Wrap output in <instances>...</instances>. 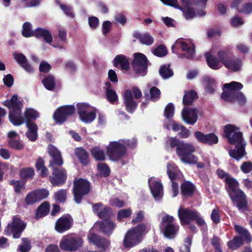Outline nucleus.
Here are the masks:
<instances>
[{
    "label": "nucleus",
    "mask_w": 252,
    "mask_h": 252,
    "mask_svg": "<svg viewBox=\"0 0 252 252\" xmlns=\"http://www.w3.org/2000/svg\"><path fill=\"white\" fill-rule=\"evenodd\" d=\"M208 66L213 69H219L223 65L231 72L241 70L243 61L240 58L235 57L227 49L220 51L218 52V59L214 55L208 53L205 54Z\"/></svg>",
    "instance_id": "obj_1"
},
{
    "label": "nucleus",
    "mask_w": 252,
    "mask_h": 252,
    "mask_svg": "<svg viewBox=\"0 0 252 252\" xmlns=\"http://www.w3.org/2000/svg\"><path fill=\"white\" fill-rule=\"evenodd\" d=\"M223 130L228 143L235 145V148L229 151V156L237 160L240 159L245 155V147L246 145L242 137V133L239 127L231 124L225 125Z\"/></svg>",
    "instance_id": "obj_2"
},
{
    "label": "nucleus",
    "mask_w": 252,
    "mask_h": 252,
    "mask_svg": "<svg viewBox=\"0 0 252 252\" xmlns=\"http://www.w3.org/2000/svg\"><path fill=\"white\" fill-rule=\"evenodd\" d=\"M164 4L182 10L186 19H191L195 16H203L206 13L203 11L195 12L194 7L204 8L208 0H160Z\"/></svg>",
    "instance_id": "obj_3"
},
{
    "label": "nucleus",
    "mask_w": 252,
    "mask_h": 252,
    "mask_svg": "<svg viewBox=\"0 0 252 252\" xmlns=\"http://www.w3.org/2000/svg\"><path fill=\"white\" fill-rule=\"evenodd\" d=\"M150 227L144 223H140L131 228L125 235L123 245L125 248L129 249L137 245L142 240V236L147 233Z\"/></svg>",
    "instance_id": "obj_4"
},
{
    "label": "nucleus",
    "mask_w": 252,
    "mask_h": 252,
    "mask_svg": "<svg viewBox=\"0 0 252 252\" xmlns=\"http://www.w3.org/2000/svg\"><path fill=\"white\" fill-rule=\"evenodd\" d=\"M243 87L241 83L235 81L224 84V90L221 94L222 98L226 101L236 100L240 105L245 104L246 97L242 92H239Z\"/></svg>",
    "instance_id": "obj_5"
},
{
    "label": "nucleus",
    "mask_w": 252,
    "mask_h": 252,
    "mask_svg": "<svg viewBox=\"0 0 252 252\" xmlns=\"http://www.w3.org/2000/svg\"><path fill=\"white\" fill-rule=\"evenodd\" d=\"M3 104L10 109L9 118L11 123L15 126H19L24 123L21 109L22 103L18 99V95H13L10 100H6Z\"/></svg>",
    "instance_id": "obj_6"
},
{
    "label": "nucleus",
    "mask_w": 252,
    "mask_h": 252,
    "mask_svg": "<svg viewBox=\"0 0 252 252\" xmlns=\"http://www.w3.org/2000/svg\"><path fill=\"white\" fill-rule=\"evenodd\" d=\"M195 151L194 145L183 141L179 147L176 149V153L182 162L189 164H195L198 160L197 157L193 154Z\"/></svg>",
    "instance_id": "obj_7"
},
{
    "label": "nucleus",
    "mask_w": 252,
    "mask_h": 252,
    "mask_svg": "<svg viewBox=\"0 0 252 252\" xmlns=\"http://www.w3.org/2000/svg\"><path fill=\"white\" fill-rule=\"evenodd\" d=\"M106 153L109 159L114 161L120 160L122 165L126 162L122 159L126 153V148L123 144L122 139L118 141H112L107 146Z\"/></svg>",
    "instance_id": "obj_8"
},
{
    "label": "nucleus",
    "mask_w": 252,
    "mask_h": 252,
    "mask_svg": "<svg viewBox=\"0 0 252 252\" xmlns=\"http://www.w3.org/2000/svg\"><path fill=\"white\" fill-rule=\"evenodd\" d=\"M83 244L82 239L78 235L71 234L63 236L61 239L60 247L63 251L75 252Z\"/></svg>",
    "instance_id": "obj_9"
},
{
    "label": "nucleus",
    "mask_w": 252,
    "mask_h": 252,
    "mask_svg": "<svg viewBox=\"0 0 252 252\" xmlns=\"http://www.w3.org/2000/svg\"><path fill=\"white\" fill-rule=\"evenodd\" d=\"M160 227L164 236L169 239L173 238L179 229L178 225L174 222V217L167 214L162 217Z\"/></svg>",
    "instance_id": "obj_10"
},
{
    "label": "nucleus",
    "mask_w": 252,
    "mask_h": 252,
    "mask_svg": "<svg viewBox=\"0 0 252 252\" xmlns=\"http://www.w3.org/2000/svg\"><path fill=\"white\" fill-rule=\"evenodd\" d=\"M73 184L74 199L77 203H80L82 197L90 191V183L86 180L80 178L75 180Z\"/></svg>",
    "instance_id": "obj_11"
},
{
    "label": "nucleus",
    "mask_w": 252,
    "mask_h": 252,
    "mask_svg": "<svg viewBox=\"0 0 252 252\" xmlns=\"http://www.w3.org/2000/svg\"><path fill=\"white\" fill-rule=\"evenodd\" d=\"M167 173L172 182L173 197H176L178 194V184L176 180L181 179L182 174L177 166L173 162H169L167 165Z\"/></svg>",
    "instance_id": "obj_12"
},
{
    "label": "nucleus",
    "mask_w": 252,
    "mask_h": 252,
    "mask_svg": "<svg viewBox=\"0 0 252 252\" xmlns=\"http://www.w3.org/2000/svg\"><path fill=\"white\" fill-rule=\"evenodd\" d=\"M50 166L53 169L52 175L50 177V181L55 186L63 185L67 178L66 170L61 166L51 163Z\"/></svg>",
    "instance_id": "obj_13"
},
{
    "label": "nucleus",
    "mask_w": 252,
    "mask_h": 252,
    "mask_svg": "<svg viewBox=\"0 0 252 252\" xmlns=\"http://www.w3.org/2000/svg\"><path fill=\"white\" fill-rule=\"evenodd\" d=\"M179 47H180L182 50L185 52L182 55L183 58L192 59L194 56V46L190 41L178 39L174 45L172 46V52L174 53H176L175 49Z\"/></svg>",
    "instance_id": "obj_14"
},
{
    "label": "nucleus",
    "mask_w": 252,
    "mask_h": 252,
    "mask_svg": "<svg viewBox=\"0 0 252 252\" xmlns=\"http://www.w3.org/2000/svg\"><path fill=\"white\" fill-rule=\"evenodd\" d=\"M26 226V224L23 221L18 217L14 216L12 223L7 225L5 231L7 235L12 234L14 238H19Z\"/></svg>",
    "instance_id": "obj_15"
},
{
    "label": "nucleus",
    "mask_w": 252,
    "mask_h": 252,
    "mask_svg": "<svg viewBox=\"0 0 252 252\" xmlns=\"http://www.w3.org/2000/svg\"><path fill=\"white\" fill-rule=\"evenodd\" d=\"M134 59L132 66L135 73L140 76H144L147 73L148 60L142 53H137L134 55Z\"/></svg>",
    "instance_id": "obj_16"
},
{
    "label": "nucleus",
    "mask_w": 252,
    "mask_h": 252,
    "mask_svg": "<svg viewBox=\"0 0 252 252\" xmlns=\"http://www.w3.org/2000/svg\"><path fill=\"white\" fill-rule=\"evenodd\" d=\"M228 194L233 204L236 205L240 211H243L247 209V199L243 191L239 189Z\"/></svg>",
    "instance_id": "obj_17"
},
{
    "label": "nucleus",
    "mask_w": 252,
    "mask_h": 252,
    "mask_svg": "<svg viewBox=\"0 0 252 252\" xmlns=\"http://www.w3.org/2000/svg\"><path fill=\"white\" fill-rule=\"evenodd\" d=\"M75 111L73 105H67L59 107L54 113L53 118L57 123L62 124L72 115Z\"/></svg>",
    "instance_id": "obj_18"
},
{
    "label": "nucleus",
    "mask_w": 252,
    "mask_h": 252,
    "mask_svg": "<svg viewBox=\"0 0 252 252\" xmlns=\"http://www.w3.org/2000/svg\"><path fill=\"white\" fill-rule=\"evenodd\" d=\"M148 182L153 196L156 200H159L163 196V187L160 181L155 177H151Z\"/></svg>",
    "instance_id": "obj_19"
},
{
    "label": "nucleus",
    "mask_w": 252,
    "mask_h": 252,
    "mask_svg": "<svg viewBox=\"0 0 252 252\" xmlns=\"http://www.w3.org/2000/svg\"><path fill=\"white\" fill-rule=\"evenodd\" d=\"M178 215L181 224L186 225L194 220V217L197 216V212L181 207L178 210Z\"/></svg>",
    "instance_id": "obj_20"
},
{
    "label": "nucleus",
    "mask_w": 252,
    "mask_h": 252,
    "mask_svg": "<svg viewBox=\"0 0 252 252\" xmlns=\"http://www.w3.org/2000/svg\"><path fill=\"white\" fill-rule=\"evenodd\" d=\"M72 222V219L70 215L63 216L56 221L55 229L58 232L63 233L70 229Z\"/></svg>",
    "instance_id": "obj_21"
},
{
    "label": "nucleus",
    "mask_w": 252,
    "mask_h": 252,
    "mask_svg": "<svg viewBox=\"0 0 252 252\" xmlns=\"http://www.w3.org/2000/svg\"><path fill=\"white\" fill-rule=\"evenodd\" d=\"M194 134L197 141L203 144L213 145L218 143L219 141L218 137L214 133L204 134L200 131H195Z\"/></svg>",
    "instance_id": "obj_22"
},
{
    "label": "nucleus",
    "mask_w": 252,
    "mask_h": 252,
    "mask_svg": "<svg viewBox=\"0 0 252 252\" xmlns=\"http://www.w3.org/2000/svg\"><path fill=\"white\" fill-rule=\"evenodd\" d=\"M198 110L196 108L188 109L185 107L182 112L183 121L188 124L193 125L198 119Z\"/></svg>",
    "instance_id": "obj_23"
},
{
    "label": "nucleus",
    "mask_w": 252,
    "mask_h": 252,
    "mask_svg": "<svg viewBox=\"0 0 252 252\" xmlns=\"http://www.w3.org/2000/svg\"><path fill=\"white\" fill-rule=\"evenodd\" d=\"M88 238L90 242L95 245L97 248L102 249L101 252H105L106 249L109 246L110 242L102 238H100L97 235L92 233L89 236Z\"/></svg>",
    "instance_id": "obj_24"
},
{
    "label": "nucleus",
    "mask_w": 252,
    "mask_h": 252,
    "mask_svg": "<svg viewBox=\"0 0 252 252\" xmlns=\"http://www.w3.org/2000/svg\"><path fill=\"white\" fill-rule=\"evenodd\" d=\"M13 57L15 60L26 71L32 73L33 71V68L28 63L27 58L22 53H13Z\"/></svg>",
    "instance_id": "obj_25"
},
{
    "label": "nucleus",
    "mask_w": 252,
    "mask_h": 252,
    "mask_svg": "<svg viewBox=\"0 0 252 252\" xmlns=\"http://www.w3.org/2000/svg\"><path fill=\"white\" fill-rule=\"evenodd\" d=\"M48 151L49 155L53 158V160L50 161V164L53 163L61 166L63 164V160L59 151L52 145H49Z\"/></svg>",
    "instance_id": "obj_26"
},
{
    "label": "nucleus",
    "mask_w": 252,
    "mask_h": 252,
    "mask_svg": "<svg viewBox=\"0 0 252 252\" xmlns=\"http://www.w3.org/2000/svg\"><path fill=\"white\" fill-rule=\"evenodd\" d=\"M124 104L126 110L130 113H132L136 108V103L133 100L132 93L130 90H126L125 92Z\"/></svg>",
    "instance_id": "obj_27"
},
{
    "label": "nucleus",
    "mask_w": 252,
    "mask_h": 252,
    "mask_svg": "<svg viewBox=\"0 0 252 252\" xmlns=\"http://www.w3.org/2000/svg\"><path fill=\"white\" fill-rule=\"evenodd\" d=\"M93 208L94 212L101 219L107 218L111 214L110 208L107 206L103 207L102 204L100 203L94 205Z\"/></svg>",
    "instance_id": "obj_28"
},
{
    "label": "nucleus",
    "mask_w": 252,
    "mask_h": 252,
    "mask_svg": "<svg viewBox=\"0 0 252 252\" xmlns=\"http://www.w3.org/2000/svg\"><path fill=\"white\" fill-rule=\"evenodd\" d=\"M34 36L37 38H43L47 43L50 44L52 42L53 38L51 32L44 28H37L34 30Z\"/></svg>",
    "instance_id": "obj_29"
},
{
    "label": "nucleus",
    "mask_w": 252,
    "mask_h": 252,
    "mask_svg": "<svg viewBox=\"0 0 252 252\" xmlns=\"http://www.w3.org/2000/svg\"><path fill=\"white\" fill-rule=\"evenodd\" d=\"M114 65L117 67H120L122 69L127 70L129 67V62L123 55H117L114 60Z\"/></svg>",
    "instance_id": "obj_30"
},
{
    "label": "nucleus",
    "mask_w": 252,
    "mask_h": 252,
    "mask_svg": "<svg viewBox=\"0 0 252 252\" xmlns=\"http://www.w3.org/2000/svg\"><path fill=\"white\" fill-rule=\"evenodd\" d=\"M75 154L82 164L87 165L89 163V154L85 149L77 148L75 150Z\"/></svg>",
    "instance_id": "obj_31"
},
{
    "label": "nucleus",
    "mask_w": 252,
    "mask_h": 252,
    "mask_svg": "<svg viewBox=\"0 0 252 252\" xmlns=\"http://www.w3.org/2000/svg\"><path fill=\"white\" fill-rule=\"evenodd\" d=\"M115 227V223L109 220H105L100 223V229L106 235L111 234Z\"/></svg>",
    "instance_id": "obj_32"
},
{
    "label": "nucleus",
    "mask_w": 252,
    "mask_h": 252,
    "mask_svg": "<svg viewBox=\"0 0 252 252\" xmlns=\"http://www.w3.org/2000/svg\"><path fill=\"white\" fill-rule=\"evenodd\" d=\"M111 84L109 82H106L104 87L106 90V95L108 100L113 103L118 100V96L116 92L111 89Z\"/></svg>",
    "instance_id": "obj_33"
},
{
    "label": "nucleus",
    "mask_w": 252,
    "mask_h": 252,
    "mask_svg": "<svg viewBox=\"0 0 252 252\" xmlns=\"http://www.w3.org/2000/svg\"><path fill=\"white\" fill-rule=\"evenodd\" d=\"M27 126L29 129L28 131L26 133L27 137L32 141H35L37 137V126L35 124L32 122H28L27 123Z\"/></svg>",
    "instance_id": "obj_34"
},
{
    "label": "nucleus",
    "mask_w": 252,
    "mask_h": 252,
    "mask_svg": "<svg viewBox=\"0 0 252 252\" xmlns=\"http://www.w3.org/2000/svg\"><path fill=\"white\" fill-rule=\"evenodd\" d=\"M225 182L227 185L226 189L228 194L239 189V183L238 181L232 176H227L226 178Z\"/></svg>",
    "instance_id": "obj_35"
},
{
    "label": "nucleus",
    "mask_w": 252,
    "mask_h": 252,
    "mask_svg": "<svg viewBox=\"0 0 252 252\" xmlns=\"http://www.w3.org/2000/svg\"><path fill=\"white\" fill-rule=\"evenodd\" d=\"M133 36L138 39L141 43L147 45H150L154 42V38L147 33L142 34L138 32H135L134 33Z\"/></svg>",
    "instance_id": "obj_36"
},
{
    "label": "nucleus",
    "mask_w": 252,
    "mask_h": 252,
    "mask_svg": "<svg viewBox=\"0 0 252 252\" xmlns=\"http://www.w3.org/2000/svg\"><path fill=\"white\" fill-rule=\"evenodd\" d=\"M194 187L190 182H185L181 185L182 194L184 196H191L194 191Z\"/></svg>",
    "instance_id": "obj_37"
},
{
    "label": "nucleus",
    "mask_w": 252,
    "mask_h": 252,
    "mask_svg": "<svg viewBox=\"0 0 252 252\" xmlns=\"http://www.w3.org/2000/svg\"><path fill=\"white\" fill-rule=\"evenodd\" d=\"M49 211V204L48 202H45L41 204L38 208L35 218L39 219L46 216Z\"/></svg>",
    "instance_id": "obj_38"
},
{
    "label": "nucleus",
    "mask_w": 252,
    "mask_h": 252,
    "mask_svg": "<svg viewBox=\"0 0 252 252\" xmlns=\"http://www.w3.org/2000/svg\"><path fill=\"white\" fill-rule=\"evenodd\" d=\"M93 157L96 160L101 161L105 158L104 151L98 147L93 148L91 150Z\"/></svg>",
    "instance_id": "obj_39"
},
{
    "label": "nucleus",
    "mask_w": 252,
    "mask_h": 252,
    "mask_svg": "<svg viewBox=\"0 0 252 252\" xmlns=\"http://www.w3.org/2000/svg\"><path fill=\"white\" fill-rule=\"evenodd\" d=\"M38 112L32 108H27L25 113L24 117L26 120V124L28 122H31V120H34L39 117Z\"/></svg>",
    "instance_id": "obj_40"
},
{
    "label": "nucleus",
    "mask_w": 252,
    "mask_h": 252,
    "mask_svg": "<svg viewBox=\"0 0 252 252\" xmlns=\"http://www.w3.org/2000/svg\"><path fill=\"white\" fill-rule=\"evenodd\" d=\"M96 117L95 111L94 108L86 112L83 115L80 117V120L85 123L92 122Z\"/></svg>",
    "instance_id": "obj_41"
},
{
    "label": "nucleus",
    "mask_w": 252,
    "mask_h": 252,
    "mask_svg": "<svg viewBox=\"0 0 252 252\" xmlns=\"http://www.w3.org/2000/svg\"><path fill=\"white\" fill-rule=\"evenodd\" d=\"M160 75L162 78L168 79L173 75V70L170 68V65H164L161 66L159 70Z\"/></svg>",
    "instance_id": "obj_42"
},
{
    "label": "nucleus",
    "mask_w": 252,
    "mask_h": 252,
    "mask_svg": "<svg viewBox=\"0 0 252 252\" xmlns=\"http://www.w3.org/2000/svg\"><path fill=\"white\" fill-rule=\"evenodd\" d=\"M197 94L194 91H190L189 93H186L184 95L183 102L184 105H189L191 104L193 100L196 98Z\"/></svg>",
    "instance_id": "obj_43"
},
{
    "label": "nucleus",
    "mask_w": 252,
    "mask_h": 252,
    "mask_svg": "<svg viewBox=\"0 0 252 252\" xmlns=\"http://www.w3.org/2000/svg\"><path fill=\"white\" fill-rule=\"evenodd\" d=\"M42 83L46 89L48 90H53L55 86V79L53 76L49 75L45 77L42 80Z\"/></svg>",
    "instance_id": "obj_44"
},
{
    "label": "nucleus",
    "mask_w": 252,
    "mask_h": 252,
    "mask_svg": "<svg viewBox=\"0 0 252 252\" xmlns=\"http://www.w3.org/2000/svg\"><path fill=\"white\" fill-rule=\"evenodd\" d=\"M20 175L24 180L32 179L34 175V171L31 167L23 168L20 171Z\"/></svg>",
    "instance_id": "obj_45"
},
{
    "label": "nucleus",
    "mask_w": 252,
    "mask_h": 252,
    "mask_svg": "<svg viewBox=\"0 0 252 252\" xmlns=\"http://www.w3.org/2000/svg\"><path fill=\"white\" fill-rule=\"evenodd\" d=\"M234 228L235 231L241 235L246 240L249 242L251 241V235L246 229L238 225H235Z\"/></svg>",
    "instance_id": "obj_46"
},
{
    "label": "nucleus",
    "mask_w": 252,
    "mask_h": 252,
    "mask_svg": "<svg viewBox=\"0 0 252 252\" xmlns=\"http://www.w3.org/2000/svg\"><path fill=\"white\" fill-rule=\"evenodd\" d=\"M22 35L26 37L34 36V31L32 30V26L29 22H25L23 25Z\"/></svg>",
    "instance_id": "obj_47"
},
{
    "label": "nucleus",
    "mask_w": 252,
    "mask_h": 252,
    "mask_svg": "<svg viewBox=\"0 0 252 252\" xmlns=\"http://www.w3.org/2000/svg\"><path fill=\"white\" fill-rule=\"evenodd\" d=\"M164 126L167 129H170V127H171L172 130L174 131H179L183 127V126L182 125L177 123L171 120H168L167 122H165Z\"/></svg>",
    "instance_id": "obj_48"
},
{
    "label": "nucleus",
    "mask_w": 252,
    "mask_h": 252,
    "mask_svg": "<svg viewBox=\"0 0 252 252\" xmlns=\"http://www.w3.org/2000/svg\"><path fill=\"white\" fill-rule=\"evenodd\" d=\"M243 244V241L241 237H236L232 240L229 241L227 243L228 247L233 250L238 249Z\"/></svg>",
    "instance_id": "obj_49"
},
{
    "label": "nucleus",
    "mask_w": 252,
    "mask_h": 252,
    "mask_svg": "<svg viewBox=\"0 0 252 252\" xmlns=\"http://www.w3.org/2000/svg\"><path fill=\"white\" fill-rule=\"evenodd\" d=\"M77 108L79 117L83 115L86 112H87L88 111L93 108L87 103H79L77 105Z\"/></svg>",
    "instance_id": "obj_50"
},
{
    "label": "nucleus",
    "mask_w": 252,
    "mask_h": 252,
    "mask_svg": "<svg viewBox=\"0 0 252 252\" xmlns=\"http://www.w3.org/2000/svg\"><path fill=\"white\" fill-rule=\"evenodd\" d=\"M132 213V210L129 208L122 209L119 211L117 213V220L119 221H121L124 219L128 218L131 216Z\"/></svg>",
    "instance_id": "obj_51"
},
{
    "label": "nucleus",
    "mask_w": 252,
    "mask_h": 252,
    "mask_svg": "<svg viewBox=\"0 0 252 252\" xmlns=\"http://www.w3.org/2000/svg\"><path fill=\"white\" fill-rule=\"evenodd\" d=\"M207 84L206 87V91L208 93L212 94L215 91L216 83L215 81L210 77L205 78Z\"/></svg>",
    "instance_id": "obj_52"
},
{
    "label": "nucleus",
    "mask_w": 252,
    "mask_h": 252,
    "mask_svg": "<svg viewBox=\"0 0 252 252\" xmlns=\"http://www.w3.org/2000/svg\"><path fill=\"white\" fill-rule=\"evenodd\" d=\"M191 237L190 236L187 237L184 240V244L180 247V252H190V247L191 245Z\"/></svg>",
    "instance_id": "obj_53"
},
{
    "label": "nucleus",
    "mask_w": 252,
    "mask_h": 252,
    "mask_svg": "<svg viewBox=\"0 0 252 252\" xmlns=\"http://www.w3.org/2000/svg\"><path fill=\"white\" fill-rule=\"evenodd\" d=\"M8 145L11 148L17 150H21L24 147L23 144L19 140L16 139H9Z\"/></svg>",
    "instance_id": "obj_54"
},
{
    "label": "nucleus",
    "mask_w": 252,
    "mask_h": 252,
    "mask_svg": "<svg viewBox=\"0 0 252 252\" xmlns=\"http://www.w3.org/2000/svg\"><path fill=\"white\" fill-rule=\"evenodd\" d=\"M57 3L59 4L60 8L66 16L71 18L74 17V14L72 12V9L71 6L60 3L59 0H57Z\"/></svg>",
    "instance_id": "obj_55"
},
{
    "label": "nucleus",
    "mask_w": 252,
    "mask_h": 252,
    "mask_svg": "<svg viewBox=\"0 0 252 252\" xmlns=\"http://www.w3.org/2000/svg\"><path fill=\"white\" fill-rule=\"evenodd\" d=\"M38 201L44 199L49 195V191L46 189H39L34 190Z\"/></svg>",
    "instance_id": "obj_56"
},
{
    "label": "nucleus",
    "mask_w": 252,
    "mask_h": 252,
    "mask_svg": "<svg viewBox=\"0 0 252 252\" xmlns=\"http://www.w3.org/2000/svg\"><path fill=\"white\" fill-rule=\"evenodd\" d=\"M154 55L157 57H162L165 56L167 53V49L163 45H159L152 51Z\"/></svg>",
    "instance_id": "obj_57"
},
{
    "label": "nucleus",
    "mask_w": 252,
    "mask_h": 252,
    "mask_svg": "<svg viewBox=\"0 0 252 252\" xmlns=\"http://www.w3.org/2000/svg\"><path fill=\"white\" fill-rule=\"evenodd\" d=\"M174 114V107L172 103H169L164 109V115L167 119L172 117Z\"/></svg>",
    "instance_id": "obj_58"
},
{
    "label": "nucleus",
    "mask_w": 252,
    "mask_h": 252,
    "mask_svg": "<svg viewBox=\"0 0 252 252\" xmlns=\"http://www.w3.org/2000/svg\"><path fill=\"white\" fill-rule=\"evenodd\" d=\"M55 199L60 202L65 201L66 197V191L65 189H60L55 193Z\"/></svg>",
    "instance_id": "obj_59"
},
{
    "label": "nucleus",
    "mask_w": 252,
    "mask_h": 252,
    "mask_svg": "<svg viewBox=\"0 0 252 252\" xmlns=\"http://www.w3.org/2000/svg\"><path fill=\"white\" fill-rule=\"evenodd\" d=\"M97 169L100 174L104 176H108L110 174V169L108 166L104 163H100L97 165Z\"/></svg>",
    "instance_id": "obj_60"
},
{
    "label": "nucleus",
    "mask_w": 252,
    "mask_h": 252,
    "mask_svg": "<svg viewBox=\"0 0 252 252\" xmlns=\"http://www.w3.org/2000/svg\"><path fill=\"white\" fill-rule=\"evenodd\" d=\"M22 244L20 245L18 249L21 252H27L31 249V243L30 241L27 238L22 239Z\"/></svg>",
    "instance_id": "obj_61"
},
{
    "label": "nucleus",
    "mask_w": 252,
    "mask_h": 252,
    "mask_svg": "<svg viewBox=\"0 0 252 252\" xmlns=\"http://www.w3.org/2000/svg\"><path fill=\"white\" fill-rule=\"evenodd\" d=\"M25 202L27 205H32L38 202L34 191L28 193L25 198Z\"/></svg>",
    "instance_id": "obj_62"
},
{
    "label": "nucleus",
    "mask_w": 252,
    "mask_h": 252,
    "mask_svg": "<svg viewBox=\"0 0 252 252\" xmlns=\"http://www.w3.org/2000/svg\"><path fill=\"white\" fill-rule=\"evenodd\" d=\"M145 217V212L143 211H139L135 214L131 222L133 224H135L140 222L143 220Z\"/></svg>",
    "instance_id": "obj_63"
},
{
    "label": "nucleus",
    "mask_w": 252,
    "mask_h": 252,
    "mask_svg": "<svg viewBox=\"0 0 252 252\" xmlns=\"http://www.w3.org/2000/svg\"><path fill=\"white\" fill-rule=\"evenodd\" d=\"M240 169L244 173H249L252 171V162L246 161L243 162L240 166Z\"/></svg>",
    "instance_id": "obj_64"
}]
</instances>
